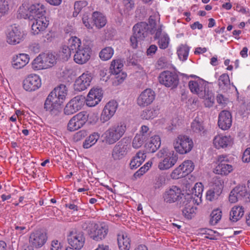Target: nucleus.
<instances>
[{"mask_svg": "<svg viewBox=\"0 0 250 250\" xmlns=\"http://www.w3.org/2000/svg\"><path fill=\"white\" fill-rule=\"evenodd\" d=\"M126 130V125L123 123H118L110 126L103 134V142L107 145H112L123 136Z\"/></svg>", "mask_w": 250, "mask_h": 250, "instance_id": "nucleus-1", "label": "nucleus"}, {"mask_svg": "<svg viewBox=\"0 0 250 250\" xmlns=\"http://www.w3.org/2000/svg\"><path fill=\"white\" fill-rule=\"evenodd\" d=\"M149 29V25L146 22H140L134 25L133 34L130 38V44L133 48L137 47L139 42L143 41L147 36Z\"/></svg>", "mask_w": 250, "mask_h": 250, "instance_id": "nucleus-2", "label": "nucleus"}, {"mask_svg": "<svg viewBox=\"0 0 250 250\" xmlns=\"http://www.w3.org/2000/svg\"><path fill=\"white\" fill-rule=\"evenodd\" d=\"M175 150L181 154H185L190 152L193 147L192 140L188 136L179 135L173 141Z\"/></svg>", "mask_w": 250, "mask_h": 250, "instance_id": "nucleus-3", "label": "nucleus"}, {"mask_svg": "<svg viewBox=\"0 0 250 250\" xmlns=\"http://www.w3.org/2000/svg\"><path fill=\"white\" fill-rule=\"evenodd\" d=\"M56 62V57L52 53H42L34 60L32 68L34 70L46 69L51 67Z\"/></svg>", "mask_w": 250, "mask_h": 250, "instance_id": "nucleus-4", "label": "nucleus"}, {"mask_svg": "<svg viewBox=\"0 0 250 250\" xmlns=\"http://www.w3.org/2000/svg\"><path fill=\"white\" fill-rule=\"evenodd\" d=\"M94 117L93 123H96L98 120L97 116L94 114L87 115L84 112H81L73 116L69 121L67 129L70 131H74L82 127L88 118Z\"/></svg>", "mask_w": 250, "mask_h": 250, "instance_id": "nucleus-5", "label": "nucleus"}, {"mask_svg": "<svg viewBox=\"0 0 250 250\" xmlns=\"http://www.w3.org/2000/svg\"><path fill=\"white\" fill-rule=\"evenodd\" d=\"M24 34L19 26L11 25L6 33V42L11 45H16L23 41Z\"/></svg>", "mask_w": 250, "mask_h": 250, "instance_id": "nucleus-6", "label": "nucleus"}, {"mask_svg": "<svg viewBox=\"0 0 250 250\" xmlns=\"http://www.w3.org/2000/svg\"><path fill=\"white\" fill-rule=\"evenodd\" d=\"M160 83L167 87L175 88L179 83L178 76L169 71H165L160 73L159 76Z\"/></svg>", "mask_w": 250, "mask_h": 250, "instance_id": "nucleus-7", "label": "nucleus"}, {"mask_svg": "<svg viewBox=\"0 0 250 250\" xmlns=\"http://www.w3.org/2000/svg\"><path fill=\"white\" fill-rule=\"evenodd\" d=\"M69 244L75 250L81 249L85 242V237L82 231L73 230L70 231L67 236Z\"/></svg>", "mask_w": 250, "mask_h": 250, "instance_id": "nucleus-8", "label": "nucleus"}, {"mask_svg": "<svg viewBox=\"0 0 250 250\" xmlns=\"http://www.w3.org/2000/svg\"><path fill=\"white\" fill-rule=\"evenodd\" d=\"M217 162L218 164L215 169L216 174L227 175L232 171V166L227 163L229 162L227 155L218 156Z\"/></svg>", "mask_w": 250, "mask_h": 250, "instance_id": "nucleus-9", "label": "nucleus"}, {"mask_svg": "<svg viewBox=\"0 0 250 250\" xmlns=\"http://www.w3.org/2000/svg\"><path fill=\"white\" fill-rule=\"evenodd\" d=\"M108 232V227L104 224H95L93 228L89 233V236L93 240L99 241L104 239Z\"/></svg>", "mask_w": 250, "mask_h": 250, "instance_id": "nucleus-10", "label": "nucleus"}, {"mask_svg": "<svg viewBox=\"0 0 250 250\" xmlns=\"http://www.w3.org/2000/svg\"><path fill=\"white\" fill-rule=\"evenodd\" d=\"M84 98L77 96L72 99L65 105L64 113L67 115L74 114L80 110L83 105Z\"/></svg>", "mask_w": 250, "mask_h": 250, "instance_id": "nucleus-11", "label": "nucleus"}, {"mask_svg": "<svg viewBox=\"0 0 250 250\" xmlns=\"http://www.w3.org/2000/svg\"><path fill=\"white\" fill-rule=\"evenodd\" d=\"M91 49L87 45L83 44V47L78 49L74 55V61L79 64L86 63L90 58Z\"/></svg>", "mask_w": 250, "mask_h": 250, "instance_id": "nucleus-12", "label": "nucleus"}, {"mask_svg": "<svg viewBox=\"0 0 250 250\" xmlns=\"http://www.w3.org/2000/svg\"><path fill=\"white\" fill-rule=\"evenodd\" d=\"M128 149V145L123 139L121 140L114 146L112 151V158L115 161L123 159L127 154Z\"/></svg>", "mask_w": 250, "mask_h": 250, "instance_id": "nucleus-13", "label": "nucleus"}, {"mask_svg": "<svg viewBox=\"0 0 250 250\" xmlns=\"http://www.w3.org/2000/svg\"><path fill=\"white\" fill-rule=\"evenodd\" d=\"M41 80L36 74L28 75L23 82V88L28 91H35L41 86Z\"/></svg>", "mask_w": 250, "mask_h": 250, "instance_id": "nucleus-14", "label": "nucleus"}, {"mask_svg": "<svg viewBox=\"0 0 250 250\" xmlns=\"http://www.w3.org/2000/svg\"><path fill=\"white\" fill-rule=\"evenodd\" d=\"M155 93L150 88L144 90L137 98V104L141 107H145L150 104L154 100Z\"/></svg>", "mask_w": 250, "mask_h": 250, "instance_id": "nucleus-15", "label": "nucleus"}, {"mask_svg": "<svg viewBox=\"0 0 250 250\" xmlns=\"http://www.w3.org/2000/svg\"><path fill=\"white\" fill-rule=\"evenodd\" d=\"M118 105V103L114 100L110 101L105 104L100 118L103 123H105L111 118L116 111Z\"/></svg>", "mask_w": 250, "mask_h": 250, "instance_id": "nucleus-16", "label": "nucleus"}, {"mask_svg": "<svg viewBox=\"0 0 250 250\" xmlns=\"http://www.w3.org/2000/svg\"><path fill=\"white\" fill-rule=\"evenodd\" d=\"M47 240L46 233L40 230L32 232L29 237V243L36 248H40L43 246Z\"/></svg>", "mask_w": 250, "mask_h": 250, "instance_id": "nucleus-17", "label": "nucleus"}, {"mask_svg": "<svg viewBox=\"0 0 250 250\" xmlns=\"http://www.w3.org/2000/svg\"><path fill=\"white\" fill-rule=\"evenodd\" d=\"M57 99L49 94L44 102V109L46 111H49L51 114H57L61 109L62 105Z\"/></svg>", "mask_w": 250, "mask_h": 250, "instance_id": "nucleus-18", "label": "nucleus"}, {"mask_svg": "<svg viewBox=\"0 0 250 250\" xmlns=\"http://www.w3.org/2000/svg\"><path fill=\"white\" fill-rule=\"evenodd\" d=\"M181 190L178 187L173 186L166 190L163 195L164 201L168 203H174L182 198Z\"/></svg>", "mask_w": 250, "mask_h": 250, "instance_id": "nucleus-19", "label": "nucleus"}, {"mask_svg": "<svg viewBox=\"0 0 250 250\" xmlns=\"http://www.w3.org/2000/svg\"><path fill=\"white\" fill-rule=\"evenodd\" d=\"M92 77L90 72L86 71L82 74L75 81L74 87L76 90H84L89 86Z\"/></svg>", "mask_w": 250, "mask_h": 250, "instance_id": "nucleus-20", "label": "nucleus"}, {"mask_svg": "<svg viewBox=\"0 0 250 250\" xmlns=\"http://www.w3.org/2000/svg\"><path fill=\"white\" fill-rule=\"evenodd\" d=\"M223 181L216 177L214 178V184L215 185L212 188L208 190L206 193V199L209 201H212L219 196L222 193V184Z\"/></svg>", "mask_w": 250, "mask_h": 250, "instance_id": "nucleus-21", "label": "nucleus"}, {"mask_svg": "<svg viewBox=\"0 0 250 250\" xmlns=\"http://www.w3.org/2000/svg\"><path fill=\"white\" fill-rule=\"evenodd\" d=\"M188 87L191 92L198 95L199 97L205 96L206 90L205 82L202 79L195 81H190L188 82Z\"/></svg>", "mask_w": 250, "mask_h": 250, "instance_id": "nucleus-22", "label": "nucleus"}, {"mask_svg": "<svg viewBox=\"0 0 250 250\" xmlns=\"http://www.w3.org/2000/svg\"><path fill=\"white\" fill-rule=\"evenodd\" d=\"M178 156L174 151L169 152L168 155L161 160L158 164L160 170H167L172 167L177 162Z\"/></svg>", "mask_w": 250, "mask_h": 250, "instance_id": "nucleus-23", "label": "nucleus"}, {"mask_svg": "<svg viewBox=\"0 0 250 250\" xmlns=\"http://www.w3.org/2000/svg\"><path fill=\"white\" fill-rule=\"evenodd\" d=\"M247 188L244 186H238L234 188L230 193L229 201L234 203L241 200L248 195Z\"/></svg>", "mask_w": 250, "mask_h": 250, "instance_id": "nucleus-24", "label": "nucleus"}, {"mask_svg": "<svg viewBox=\"0 0 250 250\" xmlns=\"http://www.w3.org/2000/svg\"><path fill=\"white\" fill-rule=\"evenodd\" d=\"M102 90L100 88H94L90 90L86 99L87 105L93 107L96 105L101 100L103 97Z\"/></svg>", "mask_w": 250, "mask_h": 250, "instance_id": "nucleus-25", "label": "nucleus"}, {"mask_svg": "<svg viewBox=\"0 0 250 250\" xmlns=\"http://www.w3.org/2000/svg\"><path fill=\"white\" fill-rule=\"evenodd\" d=\"M218 125L222 130H227L232 125V116L229 111L223 110L219 113Z\"/></svg>", "mask_w": 250, "mask_h": 250, "instance_id": "nucleus-26", "label": "nucleus"}, {"mask_svg": "<svg viewBox=\"0 0 250 250\" xmlns=\"http://www.w3.org/2000/svg\"><path fill=\"white\" fill-rule=\"evenodd\" d=\"M49 21L46 17L35 19L32 25V32L34 35L42 33L47 27Z\"/></svg>", "mask_w": 250, "mask_h": 250, "instance_id": "nucleus-27", "label": "nucleus"}, {"mask_svg": "<svg viewBox=\"0 0 250 250\" xmlns=\"http://www.w3.org/2000/svg\"><path fill=\"white\" fill-rule=\"evenodd\" d=\"M29 17L34 19L45 17V9L44 5L41 3L31 5L28 8Z\"/></svg>", "mask_w": 250, "mask_h": 250, "instance_id": "nucleus-28", "label": "nucleus"}, {"mask_svg": "<svg viewBox=\"0 0 250 250\" xmlns=\"http://www.w3.org/2000/svg\"><path fill=\"white\" fill-rule=\"evenodd\" d=\"M29 61V57L26 54H19L13 57L12 66L15 69H20L25 66Z\"/></svg>", "mask_w": 250, "mask_h": 250, "instance_id": "nucleus-29", "label": "nucleus"}, {"mask_svg": "<svg viewBox=\"0 0 250 250\" xmlns=\"http://www.w3.org/2000/svg\"><path fill=\"white\" fill-rule=\"evenodd\" d=\"M232 144V139L229 136L217 135L213 139V144L215 147L219 149L229 146Z\"/></svg>", "mask_w": 250, "mask_h": 250, "instance_id": "nucleus-30", "label": "nucleus"}, {"mask_svg": "<svg viewBox=\"0 0 250 250\" xmlns=\"http://www.w3.org/2000/svg\"><path fill=\"white\" fill-rule=\"evenodd\" d=\"M67 89L66 86L64 84H60V86L54 88V89L50 92V94L56 98L58 102L62 104L67 95Z\"/></svg>", "mask_w": 250, "mask_h": 250, "instance_id": "nucleus-31", "label": "nucleus"}, {"mask_svg": "<svg viewBox=\"0 0 250 250\" xmlns=\"http://www.w3.org/2000/svg\"><path fill=\"white\" fill-rule=\"evenodd\" d=\"M117 241L120 250H129L130 248V240L127 234L121 232L117 235Z\"/></svg>", "mask_w": 250, "mask_h": 250, "instance_id": "nucleus-32", "label": "nucleus"}, {"mask_svg": "<svg viewBox=\"0 0 250 250\" xmlns=\"http://www.w3.org/2000/svg\"><path fill=\"white\" fill-rule=\"evenodd\" d=\"M161 146V140L158 135H155L151 137L149 142L145 145L146 150L148 153L155 152Z\"/></svg>", "mask_w": 250, "mask_h": 250, "instance_id": "nucleus-33", "label": "nucleus"}, {"mask_svg": "<svg viewBox=\"0 0 250 250\" xmlns=\"http://www.w3.org/2000/svg\"><path fill=\"white\" fill-rule=\"evenodd\" d=\"M146 155L144 151H139L133 158L130 163V167L131 169H136L139 167L145 161Z\"/></svg>", "mask_w": 250, "mask_h": 250, "instance_id": "nucleus-34", "label": "nucleus"}, {"mask_svg": "<svg viewBox=\"0 0 250 250\" xmlns=\"http://www.w3.org/2000/svg\"><path fill=\"white\" fill-rule=\"evenodd\" d=\"M158 113L159 109L157 107H152L142 111L141 113L140 117L143 120H150L156 117Z\"/></svg>", "mask_w": 250, "mask_h": 250, "instance_id": "nucleus-35", "label": "nucleus"}, {"mask_svg": "<svg viewBox=\"0 0 250 250\" xmlns=\"http://www.w3.org/2000/svg\"><path fill=\"white\" fill-rule=\"evenodd\" d=\"M93 25H95L98 28L104 27L106 23L105 17L100 12H94L92 14Z\"/></svg>", "mask_w": 250, "mask_h": 250, "instance_id": "nucleus-36", "label": "nucleus"}, {"mask_svg": "<svg viewBox=\"0 0 250 250\" xmlns=\"http://www.w3.org/2000/svg\"><path fill=\"white\" fill-rule=\"evenodd\" d=\"M244 208L241 206L233 207L230 211V220L232 222H237L244 215Z\"/></svg>", "mask_w": 250, "mask_h": 250, "instance_id": "nucleus-37", "label": "nucleus"}, {"mask_svg": "<svg viewBox=\"0 0 250 250\" xmlns=\"http://www.w3.org/2000/svg\"><path fill=\"white\" fill-rule=\"evenodd\" d=\"M196 210V208L193 206V201L190 200L185 205L182 212L185 217L190 219L194 217Z\"/></svg>", "mask_w": 250, "mask_h": 250, "instance_id": "nucleus-38", "label": "nucleus"}, {"mask_svg": "<svg viewBox=\"0 0 250 250\" xmlns=\"http://www.w3.org/2000/svg\"><path fill=\"white\" fill-rule=\"evenodd\" d=\"M72 53H75L83 47L80 39L76 37H71L68 41V45Z\"/></svg>", "mask_w": 250, "mask_h": 250, "instance_id": "nucleus-39", "label": "nucleus"}, {"mask_svg": "<svg viewBox=\"0 0 250 250\" xmlns=\"http://www.w3.org/2000/svg\"><path fill=\"white\" fill-rule=\"evenodd\" d=\"M219 88L224 90H227L229 87L230 80L228 74L221 75L218 80Z\"/></svg>", "mask_w": 250, "mask_h": 250, "instance_id": "nucleus-40", "label": "nucleus"}, {"mask_svg": "<svg viewBox=\"0 0 250 250\" xmlns=\"http://www.w3.org/2000/svg\"><path fill=\"white\" fill-rule=\"evenodd\" d=\"M100 138V134L94 132L86 138L83 143V147L84 148H88L94 145Z\"/></svg>", "mask_w": 250, "mask_h": 250, "instance_id": "nucleus-41", "label": "nucleus"}, {"mask_svg": "<svg viewBox=\"0 0 250 250\" xmlns=\"http://www.w3.org/2000/svg\"><path fill=\"white\" fill-rule=\"evenodd\" d=\"M112 83L114 86H117L123 83L126 77V73L123 72H117V74L111 73Z\"/></svg>", "mask_w": 250, "mask_h": 250, "instance_id": "nucleus-42", "label": "nucleus"}, {"mask_svg": "<svg viewBox=\"0 0 250 250\" xmlns=\"http://www.w3.org/2000/svg\"><path fill=\"white\" fill-rule=\"evenodd\" d=\"M189 48L187 45L181 44L177 49V53L179 59L186 61L188 57Z\"/></svg>", "mask_w": 250, "mask_h": 250, "instance_id": "nucleus-43", "label": "nucleus"}, {"mask_svg": "<svg viewBox=\"0 0 250 250\" xmlns=\"http://www.w3.org/2000/svg\"><path fill=\"white\" fill-rule=\"evenodd\" d=\"M114 54V50L111 47H106L99 53V57L103 61H107L111 59Z\"/></svg>", "mask_w": 250, "mask_h": 250, "instance_id": "nucleus-44", "label": "nucleus"}, {"mask_svg": "<svg viewBox=\"0 0 250 250\" xmlns=\"http://www.w3.org/2000/svg\"><path fill=\"white\" fill-rule=\"evenodd\" d=\"M123 63L121 60H114L111 62L110 70L111 73L117 74V72H122Z\"/></svg>", "mask_w": 250, "mask_h": 250, "instance_id": "nucleus-45", "label": "nucleus"}, {"mask_svg": "<svg viewBox=\"0 0 250 250\" xmlns=\"http://www.w3.org/2000/svg\"><path fill=\"white\" fill-rule=\"evenodd\" d=\"M191 131L195 133H200L204 129L202 122L195 118L191 124Z\"/></svg>", "mask_w": 250, "mask_h": 250, "instance_id": "nucleus-46", "label": "nucleus"}, {"mask_svg": "<svg viewBox=\"0 0 250 250\" xmlns=\"http://www.w3.org/2000/svg\"><path fill=\"white\" fill-rule=\"evenodd\" d=\"M222 217V211L216 209L213 210L210 214L209 223L212 225H215L220 220Z\"/></svg>", "mask_w": 250, "mask_h": 250, "instance_id": "nucleus-47", "label": "nucleus"}, {"mask_svg": "<svg viewBox=\"0 0 250 250\" xmlns=\"http://www.w3.org/2000/svg\"><path fill=\"white\" fill-rule=\"evenodd\" d=\"M183 169V171L185 173L186 175L191 173L194 168L193 163L191 160L185 161L181 165Z\"/></svg>", "mask_w": 250, "mask_h": 250, "instance_id": "nucleus-48", "label": "nucleus"}, {"mask_svg": "<svg viewBox=\"0 0 250 250\" xmlns=\"http://www.w3.org/2000/svg\"><path fill=\"white\" fill-rule=\"evenodd\" d=\"M200 98L205 99L204 104L206 107H210L212 106L214 104V97L211 92L207 90V91L205 93V96Z\"/></svg>", "mask_w": 250, "mask_h": 250, "instance_id": "nucleus-49", "label": "nucleus"}, {"mask_svg": "<svg viewBox=\"0 0 250 250\" xmlns=\"http://www.w3.org/2000/svg\"><path fill=\"white\" fill-rule=\"evenodd\" d=\"M157 39L159 40L158 45L161 49H166L168 47L169 38L167 34H163L161 37Z\"/></svg>", "mask_w": 250, "mask_h": 250, "instance_id": "nucleus-50", "label": "nucleus"}, {"mask_svg": "<svg viewBox=\"0 0 250 250\" xmlns=\"http://www.w3.org/2000/svg\"><path fill=\"white\" fill-rule=\"evenodd\" d=\"M166 182V178L165 176L162 175H159L155 177L153 181V187L155 189H158L162 187L165 184Z\"/></svg>", "mask_w": 250, "mask_h": 250, "instance_id": "nucleus-51", "label": "nucleus"}, {"mask_svg": "<svg viewBox=\"0 0 250 250\" xmlns=\"http://www.w3.org/2000/svg\"><path fill=\"white\" fill-rule=\"evenodd\" d=\"M185 173L183 171V169L180 165L176 168L171 173L170 176L173 179H178L185 177Z\"/></svg>", "mask_w": 250, "mask_h": 250, "instance_id": "nucleus-52", "label": "nucleus"}, {"mask_svg": "<svg viewBox=\"0 0 250 250\" xmlns=\"http://www.w3.org/2000/svg\"><path fill=\"white\" fill-rule=\"evenodd\" d=\"M72 51L68 46L63 45L62 49L61 56L63 61H66L70 57Z\"/></svg>", "mask_w": 250, "mask_h": 250, "instance_id": "nucleus-53", "label": "nucleus"}, {"mask_svg": "<svg viewBox=\"0 0 250 250\" xmlns=\"http://www.w3.org/2000/svg\"><path fill=\"white\" fill-rule=\"evenodd\" d=\"M145 141L142 136L137 134L133 140L132 146L135 148H138L143 145Z\"/></svg>", "mask_w": 250, "mask_h": 250, "instance_id": "nucleus-54", "label": "nucleus"}, {"mask_svg": "<svg viewBox=\"0 0 250 250\" xmlns=\"http://www.w3.org/2000/svg\"><path fill=\"white\" fill-rule=\"evenodd\" d=\"M9 5L7 1L0 0V19L8 11Z\"/></svg>", "mask_w": 250, "mask_h": 250, "instance_id": "nucleus-55", "label": "nucleus"}, {"mask_svg": "<svg viewBox=\"0 0 250 250\" xmlns=\"http://www.w3.org/2000/svg\"><path fill=\"white\" fill-rule=\"evenodd\" d=\"M88 4L86 0L77 1L74 3V10L81 11L83 8L85 7Z\"/></svg>", "mask_w": 250, "mask_h": 250, "instance_id": "nucleus-56", "label": "nucleus"}, {"mask_svg": "<svg viewBox=\"0 0 250 250\" xmlns=\"http://www.w3.org/2000/svg\"><path fill=\"white\" fill-rule=\"evenodd\" d=\"M83 23L88 29L92 28L93 22H91L88 15L84 14L82 18Z\"/></svg>", "mask_w": 250, "mask_h": 250, "instance_id": "nucleus-57", "label": "nucleus"}, {"mask_svg": "<svg viewBox=\"0 0 250 250\" xmlns=\"http://www.w3.org/2000/svg\"><path fill=\"white\" fill-rule=\"evenodd\" d=\"M193 189L194 190L195 195L197 197H199L203 191L202 184L201 183H196L193 188Z\"/></svg>", "mask_w": 250, "mask_h": 250, "instance_id": "nucleus-58", "label": "nucleus"}, {"mask_svg": "<svg viewBox=\"0 0 250 250\" xmlns=\"http://www.w3.org/2000/svg\"><path fill=\"white\" fill-rule=\"evenodd\" d=\"M123 3L127 11H130L134 7V2L132 0H123Z\"/></svg>", "mask_w": 250, "mask_h": 250, "instance_id": "nucleus-59", "label": "nucleus"}, {"mask_svg": "<svg viewBox=\"0 0 250 250\" xmlns=\"http://www.w3.org/2000/svg\"><path fill=\"white\" fill-rule=\"evenodd\" d=\"M51 250H63L62 246L58 240H53L51 242Z\"/></svg>", "mask_w": 250, "mask_h": 250, "instance_id": "nucleus-60", "label": "nucleus"}, {"mask_svg": "<svg viewBox=\"0 0 250 250\" xmlns=\"http://www.w3.org/2000/svg\"><path fill=\"white\" fill-rule=\"evenodd\" d=\"M242 161L245 163L250 162V147L247 148L243 153Z\"/></svg>", "mask_w": 250, "mask_h": 250, "instance_id": "nucleus-61", "label": "nucleus"}, {"mask_svg": "<svg viewBox=\"0 0 250 250\" xmlns=\"http://www.w3.org/2000/svg\"><path fill=\"white\" fill-rule=\"evenodd\" d=\"M169 152L167 148H163L159 151L157 154V156L158 158H164L168 155Z\"/></svg>", "mask_w": 250, "mask_h": 250, "instance_id": "nucleus-62", "label": "nucleus"}, {"mask_svg": "<svg viewBox=\"0 0 250 250\" xmlns=\"http://www.w3.org/2000/svg\"><path fill=\"white\" fill-rule=\"evenodd\" d=\"M157 50V46L155 45H151L147 49L146 54L147 56L153 55Z\"/></svg>", "mask_w": 250, "mask_h": 250, "instance_id": "nucleus-63", "label": "nucleus"}, {"mask_svg": "<svg viewBox=\"0 0 250 250\" xmlns=\"http://www.w3.org/2000/svg\"><path fill=\"white\" fill-rule=\"evenodd\" d=\"M15 229L16 230V233L21 235L26 233L28 231V229L24 226H15Z\"/></svg>", "mask_w": 250, "mask_h": 250, "instance_id": "nucleus-64", "label": "nucleus"}]
</instances>
